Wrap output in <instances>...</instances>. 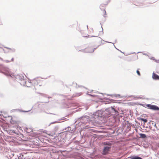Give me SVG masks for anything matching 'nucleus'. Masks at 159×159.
<instances>
[{
    "instance_id": "1",
    "label": "nucleus",
    "mask_w": 159,
    "mask_h": 159,
    "mask_svg": "<svg viewBox=\"0 0 159 159\" xmlns=\"http://www.w3.org/2000/svg\"><path fill=\"white\" fill-rule=\"evenodd\" d=\"M115 106L109 107L106 109L104 111L98 110L94 112L93 117L96 120V119L102 120V118L109 117L111 116H112L115 120L120 121V118L122 117V114H119L116 109L114 108Z\"/></svg>"
},
{
    "instance_id": "2",
    "label": "nucleus",
    "mask_w": 159,
    "mask_h": 159,
    "mask_svg": "<svg viewBox=\"0 0 159 159\" xmlns=\"http://www.w3.org/2000/svg\"><path fill=\"white\" fill-rule=\"evenodd\" d=\"M65 129L66 131H64L60 133L58 136V139L59 141L64 142L65 141V139L66 138L67 134L69 133H73L75 130L74 128L68 127L66 128Z\"/></svg>"
},
{
    "instance_id": "3",
    "label": "nucleus",
    "mask_w": 159,
    "mask_h": 159,
    "mask_svg": "<svg viewBox=\"0 0 159 159\" xmlns=\"http://www.w3.org/2000/svg\"><path fill=\"white\" fill-rule=\"evenodd\" d=\"M78 121L79 122L78 123L79 125L83 126V125H86V128H88L90 127H88L87 125H86V124L89 123L90 121V120L89 119V117L87 116H82V117L80 118L79 119Z\"/></svg>"
},
{
    "instance_id": "4",
    "label": "nucleus",
    "mask_w": 159,
    "mask_h": 159,
    "mask_svg": "<svg viewBox=\"0 0 159 159\" xmlns=\"http://www.w3.org/2000/svg\"><path fill=\"white\" fill-rule=\"evenodd\" d=\"M16 81L19 82L21 85L24 86H29L27 85L28 83L25 79L24 76L22 74H19L16 76Z\"/></svg>"
},
{
    "instance_id": "5",
    "label": "nucleus",
    "mask_w": 159,
    "mask_h": 159,
    "mask_svg": "<svg viewBox=\"0 0 159 159\" xmlns=\"http://www.w3.org/2000/svg\"><path fill=\"white\" fill-rule=\"evenodd\" d=\"M0 73H2L6 75H10L11 76L10 70L2 64H0Z\"/></svg>"
},
{
    "instance_id": "6",
    "label": "nucleus",
    "mask_w": 159,
    "mask_h": 159,
    "mask_svg": "<svg viewBox=\"0 0 159 159\" xmlns=\"http://www.w3.org/2000/svg\"><path fill=\"white\" fill-rule=\"evenodd\" d=\"M43 103L40 102H37L34 105V107L38 108L40 110V112L43 111L45 109L46 105Z\"/></svg>"
},
{
    "instance_id": "7",
    "label": "nucleus",
    "mask_w": 159,
    "mask_h": 159,
    "mask_svg": "<svg viewBox=\"0 0 159 159\" xmlns=\"http://www.w3.org/2000/svg\"><path fill=\"white\" fill-rule=\"evenodd\" d=\"M96 49V48H94L93 49L92 47H89L85 48L84 49L80 50V51L83 52L92 53L94 52V50Z\"/></svg>"
},
{
    "instance_id": "8",
    "label": "nucleus",
    "mask_w": 159,
    "mask_h": 159,
    "mask_svg": "<svg viewBox=\"0 0 159 159\" xmlns=\"http://www.w3.org/2000/svg\"><path fill=\"white\" fill-rule=\"evenodd\" d=\"M146 106L150 109L154 111H159V107L157 106L150 104H146Z\"/></svg>"
},
{
    "instance_id": "9",
    "label": "nucleus",
    "mask_w": 159,
    "mask_h": 159,
    "mask_svg": "<svg viewBox=\"0 0 159 159\" xmlns=\"http://www.w3.org/2000/svg\"><path fill=\"white\" fill-rule=\"evenodd\" d=\"M111 148V146H107L104 147L102 151V154L104 155H107L109 153Z\"/></svg>"
},
{
    "instance_id": "10",
    "label": "nucleus",
    "mask_w": 159,
    "mask_h": 159,
    "mask_svg": "<svg viewBox=\"0 0 159 159\" xmlns=\"http://www.w3.org/2000/svg\"><path fill=\"white\" fill-rule=\"evenodd\" d=\"M40 81V80L38 79H34L32 81V82L28 81V84H27L28 85H29L28 84L30 83V84H33L34 86H35L39 84V83Z\"/></svg>"
},
{
    "instance_id": "11",
    "label": "nucleus",
    "mask_w": 159,
    "mask_h": 159,
    "mask_svg": "<svg viewBox=\"0 0 159 159\" xmlns=\"http://www.w3.org/2000/svg\"><path fill=\"white\" fill-rule=\"evenodd\" d=\"M152 78L155 80H159V75L153 72L152 73Z\"/></svg>"
},
{
    "instance_id": "12",
    "label": "nucleus",
    "mask_w": 159,
    "mask_h": 159,
    "mask_svg": "<svg viewBox=\"0 0 159 159\" xmlns=\"http://www.w3.org/2000/svg\"><path fill=\"white\" fill-rule=\"evenodd\" d=\"M130 159H143L138 156H134L128 157Z\"/></svg>"
},
{
    "instance_id": "13",
    "label": "nucleus",
    "mask_w": 159,
    "mask_h": 159,
    "mask_svg": "<svg viewBox=\"0 0 159 159\" xmlns=\"http://www.w3.org/2000/svg\"><path fill=\"white\" fill-rule=\"evenodd\" d=\"M82 93L81 92L78 93H74L73 95V97H79L81 95H82Z\"/></svg>"
},
{
    "instance_id": "14",
    "label": "nucleus",
    "mask_w": 159,
    "mask_h": 159,
    "mask_svg": "<svg viewBox=\"0 0 159 159\" xmlns=\"http://www.w3.org/2000/svg\"><path fill=\"white\" fill-rule=\"evenodd\" d=\"M139 135L140 136V137L143 139H145L147 137L146 135L145 134L140 133L139 134Z\"/></svg>"
},
{
    "instance_id": "15",
    "label": "nucleus",
    "mask_w": 159,
    "mask_h": 159,
    "mask_svg": "<svg viewBox=\"0 0 159 159\" xmlns=\"http://www.w3.org/2000/svg\"><path fill=\"white\" fill-rule=\"evenodd\" d=\"M103 144L104 145H108L109 146H111V143L109 142H104Z\"/></svg>"
},
{
    "instance_id": "16",
    "label": "nucleus",
    "mask_w": 159,
    "mask_h": 159,
    "mask_svg": "<svg viewBox=\"0 0 159 159\" xmlns=\"http://www.w3.org/2000/svg\"><path fill=\"white\" fill-rule=\"evenodd\" d=\"M109 2V1H108L107 3L106 4H101L100 5V9L101 10H102V9H103V8H102L103 7H104L105 6V5H107L108 3Z\"/></svg>"
},
{
    "instance_id": "17",
    "label": "nucleus",
    "mask_w": 159,
    "mask_h": 159,
    "mask_svg": "<svg viewBox=\"0 0 159 159\" xmlns=\"http://www.w3.org/2000/svg\"><path fill=\"white\" fill-rule=\"evenodd\" d=\"M138 119L143 121L144 123H146L148 121L147 119L143 118H139Z\"/></svg>"
},
{
    "instance_id": "18",
    "label": "nucleus",
    "mask_w": 159,
    "mask_h": 159,
    "mask_svg": "<svg viewBox=\"0 0 159 159\" xmlns=\"http://www.w3.org/2000/svg\"><path fill=\"white\" fill-rule=\"evenodd\" d=\"M4 48H5L7 49L10 50L11 51V52H15V51H16L15 49L14 48H8L7 47H4Z\"/></svg>"
},
{
    "instance_id": "19",
    "label": "nucleus",
    "mask_w": 159,
    "mask_h": 159,
    "mask_svg": "<svg viewBox=\"0 0 159 159\" xmlns=\"http://www.w3.org/2000/svg\"><path fill=\"white\" fill-rule=\"evenodd\" d=\"M64 119L63 118H61V119H59L58 120V121H55V122H51V123H50V124H53V123H57L58 122V121L61 120H64Z\"/></svg>"
},
{
    "instance_id": "20",
    "label": "nucleus",
    "mask_w": 159,
    "mask_h": 159,
    "mask_svg": "<svg viewBox=\"0 0 159 159\" xmlns=\"http://www.w3.org/2000/svg\"><path fill=\"white\" fill-rule=\"evenodd\" d=\"M19 155H20V156L18 157V158L19 159H22L23 155L22 154H20Z\"/></svg>"
},
{
    "instance_id": "21",
    "label": "nucleus",
    "mask_w": 159,
    "mask_h": 159,
    "mask_svg": "<svg viewBox=\"0 0 159 159\" xmlns=\"http://www.w3.org/2000/svg\"><path fill=\"white\" fill-rule=\"evenodd\" d=\"M32 131L31 129H30V130L28 129H27L26 130V131L27 133H29L30 132H31Z\"/></svg>"
},
{
    "instance_id": "22",
    "label": "nucleus",
    "mask_w": 159,
    "mask_h": 159,
    "mask_svg": "<svg viewBox=\"0 0 159 159\" xmlns=\"http://www.w3.org/2000/svg\"><path fill=\"white\" fill-rule=\"evenodd\" d=\"M42 95L44 97L46 98H47V95L46 94H42ZM48 98H51V97H48Z\"/></svg>"
},
{
    "instance_id": "23",
    "label": "nucleus",
    "mask_w": 159,
    "mask_h": 159,
    "mask_svg": "<svg viewBox=\"0 0 159 159\" xmlns=\"http://www.w3.org/2000/svg\"><path fill=\"white\" fill-rule=\"evenodd\" d=\"M136 72L137 74L139 75V76H140V72L138 70H137L136 71Z\"/></svg>"
},
{
    "instance_id": "24",
    "label": "nucleus",
    "mask_w": 159,
    "mask_h": 159,
    "mask_svg": "<svg viewBox=\"0 0 159 159\" xmlns=\"http://www.w3.org/2000/svg\"><path fill=\"white\" fill-rule=\"evenodd\" d=\"M58 129V127L57 126H55L54 127V129L55 130H57Z\"/></svg>"
},
{
    "instance_id": "25",
    "label": "nucleus",
    "mask_w": 159,
    "mask_h": 159,
    "mask_svg": "<svg viewBox=\"0 0 159 159\" xmlns=\"http://www.w3.org/2000/svg\"><path fill=\"white\" fill-rule=\"evenodd\" d=\"M150 59L152 60H154L156 62H157L156 60L155 59V58L153 57H152L150 58Z\"/></svg>"
},
{
    "instance_id": "26",
    "label": "nucleus",
    "mask_w": 159,
    "mask_h": 159,
    "mask_svg": "<svg viewBox=\"0 0 159 159\" xmlns=\"http://www.w3.org/2000/svg\"><path fill=\"white\" fill-rule=\"evenodd\" d=\"M4 61L6 63H8L10 62V61L7 60H4Z\"/></svg>"
},
{
    "instance_id": "27",
    "label": "nucleus",
    "mask_w": 159,
    "mask_h": 159,
    "mask_svg": "<svg viewBox=\"0 0 159 159\" xmlns=\"http://www.w3.org/2000/svg\"><path fill=\"white\" fill-rule=\"evenodd\" d=\"M84 87L83 86H81V85H78V87H77V86H76V88H78L79 87Z\"/></svg>"
},
{
    "instance_id": "28",
    "label": "nucleus",
    "mask_w": 159,
    "mask_h": 159,
    "mask_svg": "<svg viewBox=\"0 0 159 159\" xmlns=\"http://www.w3.org/2000/svg\"><path fill=\"white\" fill-rule=\"evenodd\" d=\"M103 13H104V15H105L106 14V12L105 10H103Z\"/></svg>"
},
{
    "instance_id": "29",
    "label": "nucleus",
    "mask_w": 159,
    "mask_h": 159,
    "mask_svg": "<svg viewBox=\"0 0 159 159\" xmlns=\"http://www.w3.org/2000/svg\"><path fill=\"white\" fill-rule=\"evenodd\" d=\"M88 95H89L90 96H92V97H95V96H96V95H92V94H88Z\"/></svg>"
},
{
    "instance_id": "30",
    "label": "nucleus",
    "mask_w": 159,
    "mask_h": 159,
    "mask_svg": "<svg viewBox=\"0 0 159 159\" xmlns=\"http://www.w3.org/2000/svg\"><path fill=\"white\" fill-rule=\"evenodd\" d=\"M73 84H74V85H75L76 86H77V84L76 83H75V82H73Z\"/></svg>"
},
{
    "instance_id": "31",
    "label": "nucleus",
    "mask_w": 159,
    "mask_h": 159,
    "mask_svg": "<svg viewBox=\"0 0 159 159\" xmlns=\"http://www.w3.org/2000/svg\"><path fill=\"white\" fill-rule=\"evenodd\" d=\"M30 111H22L24 112H29Z\"/></svg>"
},
{
    "instance_id": "32",
    "label": "nucleus",
    "mask_w": 159,
    "mask_h": 159,
    "mask_svg": "<svg viewBox=\"0 0 159 159\" xmlns=\"http://www.w3.org/2000/svg\"><path fill=\"white\" fill-rule=\"evenodd\" d=\"M71 144V143H69L67 145V146H69V145L70 144Z\"/></svg>"
},
{
    "instance_id": "33",
    "label": "nucleus",
    "mask_w": 159,
    "mask_h": 159,
    "mask_svg": "<svg viewBox=\"0 0 159 159\" xmlns=\"http://www.w3.org/2000/svg\"><path fill=\"white\" fill-rule=\"evenodd\" d=\"M0 60H2V61H4V60H3V59H2V58H0Z\"/></svg>"
},
{
    "instance_id": "34",
    "label": "nucleus",
    "mask_w": 159,
    "mask_h": 159,
    "mask_svg": "<svg viewBox=\"0 0 159 159\" xmlns=\"http://www.w3.org/2000/svg\"><path fill=\"white\" fill-rule=\"evenodd\" d=\"M15 131L13 130V132L14 133H15L16 134V133L15 132ZM17 134H18V133H17Z\"/></svg>"
},
{
    "instance_id": "35",
    "label": "nucleus",
    "mask_w": 159,
    "mask_h": 159,
    "mask_svg": "<svg viewBox=\"0 0 159 159\" xmlns=\"http://www.w3.org/2000/svg\"><path fill=\"white\" fill-rule=\"evenodd\" d=\"M49 102V100L48 99V101H47V102H46V103H48V102Z\"/></svg>"
},
{
    "instance_id": "36",
    "label": "nucleus",
    "mask_w": 159,
    "mask_h": 159,
    "mask_svg": "<svg viewBox=\"0 0 159 159\" xmlns=\"http://www.w3.org/2000/svg\"><path fill=\"white\" fill-rule=\"evenodd\" d=\"M13 60H14V58H12L11 59V61H13Z\"/></svg>"
},
{
    "instance_id": "37",
    "label": "nucleus",
    "mask_w": 159,
    "mask_h": 159,
    "mask_svg": "<svg viewBox=\"0 0 159 159\" xmlns=\"http://www.w3.org/2000/svg\"><path fill=\"white\" fill-rule=\"evenodd\" d=\"M143 54L145 55H147V54L145 53H143Z\"/></svg>"
},
{
    "instance_id": "38",
    "label": "nucleus",
    "mask_w": 159,
    "mask_h": 159,
    "mask_svg": "<svg viewBox=\"0 0 159 159\" xmlns=\"http://www.w3.org/2000/svg\"><path fill=\"white\" fill-rule=\"evenodd\" d=\"M95 37V36H89L90 37Z\"/></svg>"
},
{
    "instance_id": "39",
    "label": "nucleus",
    "mask_w": 159,
    "mask_h": 159,
    "mask_svg": "<svg viewBox=\"0 0 159 159\" xmlns=\"http://www.w3.org/2000/svg\"><path fill=\"white\" fill-rule=\"evenodd\" d=\"M154 126H156V127H156V124H155L154 125Z\"/></svg>"
},
{
    "instance_id": "40",
    "label": "nucleus",
    "mask_w": 159,
    "mask_h": 159,
    "mask_svg": "<svg viewBox=\"0 0 159 159\" xmlns=\"http://www.w3.org/2000/svg\"><path fill=\"white\" fill-rule=\"evenodd\" d=\"M106 42L107 43H111V42Z\"/></svg>"
},
{
    "instance_id": "41",
    "label": "nucleus",
    "mask_w": 159,
    "mask_h": 159,
    "mask_svg": "<svg viewBox=\"0 0 159 159\" xmlns=\"http://www.w3.org/2000/svg\"><path fill=\"white\" fill-rule=\"evenodd\" d=\"M87 29H88V26L87 25Z\"/></svg>"
},
{
    "instance_id": "42",
    "label": "nucleus",
    "mask_w": 159,
    "mask_h": 159,
    "mask_svg": "<svg viewBox=\"0 0 159 159\" xmlns=\"http://www.w3.org/2000/svg\"><path fill=\"white\" fill-rule=\"evenodd\" d=\"M101 27H102V31H103V28H102V26H101Z\"/></svg>"
},
{
    "instance_id": "43",
    "label": "nucleus",
    "mask_w": 159,
    "mask_h": 159,
    "mask_svg": "<svg viewBox=\"0 0 159 159\" xmlns=\"http://www.w3.org/2000/svg\"><path fill=\"white\" fill-rule=\"evenodd\" d=\"M140 52H138L137 53H140Z\"/></svg>"
},
{
    "instance_id": "44",
    "label": "nucleus",
    "mask_w": 159,
    "mask_h": 159,
    "mask_svg": "<svg viewBox=\"0 0 159 159\" xmlns=\"http://www.w3.org/2000/svg\"><path fill=\"white\" fill-rule=\"evenodd\" d=\"M117 95H118V96H120V94H117Z\"/></svg>"
},
{
    "instance_id": "45",
    "label": "nucleus",
    "mask_w": 159,
    "mask_h": 159,
    "mask_svg": "<svg viewBox=\"0 0 159 159\" xmlns=\"http://www.w3.org/2000/svg\"><path fill=\"white\" fill-rule=\"evenodd\" d=\"M99 38L100 39H102V38H100V37H99Z\"/></svg>"
},
{
    "instance_id": "46",
    "label": "nucleus",
    "mask_w": 159,
    "mask_h": 159,
    "mask_svg": "<svg viewBox=\"0 0 159 159\" xmlns=\"http://www.w3.org/2000/svg\"><path fill=\"white\" fill-rule=\"evenodd\" d=\"M41 85V84H39V86H40Z\"/></svg>"
},
{
    "instance_id": "47",
    "label": "nucleus",
    "mask_w": 159,
    "mask_h": 159,
    "mask_svg": "<svg viewBox=\"0 0 159 159\" xmlns=\"http://www.w3.org/2000/svg\"><path fill=\"white\" fill-rule=\"evenodd\" d=\"M32 159H35V158H32Z\"/></svg>"
},
{
    "instance_id": "48",
    "label": "nucleus",
    "mask_w": 159,
    "mask_h": 159,
    "mask_svg": "<svg viewBox=\"0 0 159 159\" xmlns=\"http://www.w3.org/2000/svg\"><path fill=\"white\" fill-rule=\"evenodd\" d=\"M32 111H31V112H30V113H32Z\"/></svg>"
},
{
    "instance_id": "49",
    "label": "nucleus",
    "mask_w": 159,
    "mask_h": 159,
    "mask_svg": "<svg viewBox=\"0 0 159 159\" xmlns=\"http://www.w3.org/2000/svg\"><path fill=\"white\" fill-rule=\"evenodd\" d=\"M127 122H128V123H129V121H127Z\"/></svg>"
},
{
    "instance_id": "50",
    "label": "nucleus",
    "mask_w": 159,
    "mask_h": 159,
    "mask_svg": "<svg viewBox=\"0 0 159 159\" xmlns=\"http://www.w3.org/2000/svg\"><path fill=\"white\" fill-rule=\"evenodd\" d=\"M1 58V57H0V58Z\"/></svg>"
}]
</instances>
